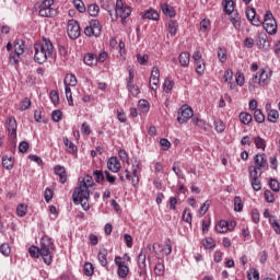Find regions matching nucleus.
Masks as SVG:
<instances>
[{"instance_id":"obj_61","label":"nucleus","mask_w":280,"mask_h":280,"mask_svg":"<svg viewBox=\"0 0 280 280\" xmlns=\"http://www.w3.org/2000/svg\"><path fill=\"white\" fill-rule=\"evenodd\" d=\"M252 187L254 191H261V179L256 178V179H250Z\"/></svg>"},{"instance_id":"obj_58","label":"nucleus","mask_w":280,"mask_h":280,"mask_svg":"<svg viewBox=\"0 0 280 280\" xmlns=\"http://www.w3.org/2000/svg\"><path fill=\"white\" fill-rule=\"evenodd\" d=\"M203 247L207 249L215 248V240L208 237L203 241Z\"/></svg>"},{"instance_id":"obj_52","label":"nucleus","mask_w":280,"mask_h":280,"mask_svg":"<svg viewBox=\"0 0 280 280\" xmlns=\"http://www.w3.org/2000/svg\"><path fill=\"white\" fill-rule=\"evenodd\" d=\"M267 119H268V121H271V124H277V119H279V112L271 109L268 113Z\"/></svg>"},{"instance_id":"obj_20","label":"nucleus","mask_w":280,"mask_h":280,"mask_svg":"<svg viewBox=\"0 0 280 280\" xmlns=\"http://www.w3.org/2000/svg\"><path fill=\"white\" fill-rule=\"evenodd\" d=\"M246 18L250 21L252 25H261V21L257 18V11H255V8H247Z\"/></svg>"},{"instance_id":"obj_10","label":"nucleus","mask_w":280,"mask_h":280,"mask_svg":"<svg viewBox=\"0 0 280 280\" xmlns=\"http://www.w3.org/2000/svg\"><path fill=\"white\" fill-rule=\"evenodd\" d=\"M262 27L267 34H277V20L271 11H267L264 18Z\"/></svg>"},{"instance_id":"obj_35","label":"nucleus","mask_w":280,"mask_h":280,"mask_svg":"<svg viewBox=\"0 0 280 280\" xmlns=\"http://www.w3.org/2000/svg\"><path fill=\"white\" fill-rule=\"evenodd\" d=\"M117 272H118V277H120V279H126L128 277V272H130V269L127 267L126 262L119 264Z\"/></svg>"},{"instance_id":"obj_63","label":"nucleus","mask_w":280,"mask_h":280,"mask_svg":"<svg viewBox=\"0 0 280 280\" xmlns=\"http://www.w3.org/2000/svg\"><path fill=\"white\" fill-rule=\"evenodd\" d=\"M235 82L238 86H244V82H245V79H244V73L242 72H236L235 74Z\"/></svg>"},{"instance_id":"obj_5","label":"nucleus","mask_w":280,"mask_h":280,"mask_svg":"<svg viewBox=\"0 0 280 280\" xmlns=\"http://www.w3.org/2000/svg\"><path fill=\"white\" fill-rule=\"evenodd\" d=\"M35 9L38 10V14L43 19H54L57 14L54 0H42V2L35 4Z\"/></svg>"},{"instance_id":"obj_29","label":"nucleus","mask_w":280,"mask_h":280,"mask_svg":"<svg viewBox=\"0 0 280 280\" xmlns=\"http://www.w3.org/2000/svg\"><path fill=\"white\" fill-rule=\"evenodd\" d=\"M65 86H71L72 89H75L78 86V78L75 74H67L63 80Z\"/></svg>"},{"instance_id":"obj_18","label":"nucleus","mask_w":280,"mask_h":280,"mask_svg":"<svg viewBox=\"0 0 280 280\" xmlns=\"http://www.w3.org/2000/svg\"><path fill=\"white\" fill-rule=\"evenodd\" d=\"M255 45L258 49H268L270 42H268V35L266 33H259L255 38Z\"/></svg>"},{"instance_id":"obj_14","label":"nucleus","mask_w":280,"mask_h":280,"mask_svg":"<svg viewBox=\"0 0 280 280\" xmlns=\"http://www.w3.org/2000/svg\"><path fill=\"white\" fill-rule=\"evenodd\" d=\"M235 226H237V222L235 220H221L215 225L217 233H229V231H235Z\"/></svg>"},{"instance_id":"obj_33","label":"nucleus","mask_w":280,"mask_h":280,"mask_svg":"<svg viewBox=\"0 0 280 280\" xmlns=\"http://www.w3.org/2000/svg\"><path fill=\"white\" fill-rule=\"evenodd\" d=\"M254 143L257 150H262V152H266V140L261 138V136L254 137Z\"/></svg>"},{"instance_id":"obj_6","label":"nucleus","mask_w":280,"mask_h":280,"mask_svg":"<svg viewBox=\"0 0 280 280\" xmlns=\"http://www.w3.org/2000/svg\"><path fill=\"white\" fill-rule=\"evenodd\" d=\"M108 60V52L102 51L98 55L93 52H88L83 57V62L86 67H97V65H102Z\"/></svg>"},{"instance_id":"obj_17","label":"nucleus","mask_w":280,"mask_h":280,"mask_svg":"<svg viewBox=\"0 0 280 280\" xmlns=\"http://www.w3.org/2000/svg\"><path fill=\"white\" fill-rule=\"evenodd\" d=\"M254 167L260 171H264L266 167H268V158L266 156V153H257L254 156Z\"/></svg>"},{"instance_id":"obj_8","label":"nucleus","mask_w":280,"mask_h":280,"mask_svg":"<svg viewBox=\"0 0 280 280\" xmlns=\"http://www.w3.org/2000/svg\"><path fill=\"white\" fill-rule=\"evenodd\" d=\"M116 16H119L121 19V24L126 25L128 16L132 14V8L126 3H124V0H116Z\"/></svg>"},{"instance_id":"obj_23","label":"nucleus","mask_w":280,"mask_h":280,"mask_svg":"<svg viewBox=\"0 0 280 280\" xmlns=\"http://www.w3.org/2000/svg\"><path fill=\"white\" fill-rule=\"evenodd\" d=\"M141 14L143 20L159 21V19H161V14H159V11L154 9H148Z\"/></svg>"},{"instance_id":"obj_30","label":"nucleus","mask_w":280,"mask_h":280,"mask_svg":"<svg viewBox=\"0 0 280 280\" xmlns=\"http://www.w3.org/2000/svg\"><path fill=\"white\" fill-rule=\"evenodd\" d=\"M180 67H189V62L191 60V55L187 51H184L178 57Z\"/></svg>"},{"instance_id":"obj_51","label":"nucleus","mask_w":280,"mask_h":280,"mask_svg":"<svg viewBox=\"0 0 280 280\" xmlns=\"http://www.w3.org/2000/svg\"><path fill=\"white\" fill-rule=\"evenodd\" d=\"M49 98L55 106H58V104H60V94H58L57 91H50Z\"/></svg>"},{"instance_id":"obj_37","label":"nucleus","mask_w":280,"mask_h":280,"mask_svg":"<svg viewBox=\"0 0 280 280\" xmlns=\"http://www.w3.org/2000/svg\"><path fill=\"white\" fill-rule=\"evenodd\" d=\"M83 272L85 277H93V275H95V267H93L92 262H85L83 266Z\"/></svg>"},{"instance_id":"obj_21","label":"nucleus","mask_w":280,"mask_h":280,"mask_svg":"<svg viewBox=\"0 0 280 280\" xmlns=\"http://www.w3.org/2000/svg\"><path fill=\"white\" fill-rule=\"evenodd\" d=\"M54 173L56 174V176L59 177V183H61V185H65V183H67V168H65V166L56 165L54 167Z\"/></svg>"},{"instance_id":"obj_1","label":"nucleus","mask_w":280,"mask_h":280,"mask_svg":"<svg viewBox=\"0 0 280 280\" xmlns=\"http://www.w3.org/2000/svg\"><path fill=\"white\" fill-rule=\"evenodd\" d=\"M95 187V182L93 180V176L85 175L83 178H79L78 187L74 188L72 194V200L74 205H82L84 211H89L91 206L89 202L83 200H89L91 197V188Z\"/></svg>"},{"instance_id":"obj_26","label":"nucleus","mask_w":280,"mask_h":280,"mask_svg":"<svg viewBox=\"0 0 280 280\" xmlns=\"http://www.w3.org/2000/svg\"><path fill=\"white\" fill-rule=\"evenodd\" d=\"M63 145L66 147V152H68V154L78 153V147L67 137L63 138Z\"/></svg>"},{"instance_id":"obj_31","label":"nucleus","mask_w":280,"mask_h":280,"mask_svg":"<svg viewBox=\"0 0 280 280\" xmlns=\"http://www.w3.org/2000/svg\"><path fill=\"white\" fill-rule=\"evenodd\" d=\"M222 5L225 14H233L235 10V2L233 0H223Z\"/></svg>"},{"instance_id":"obj_24","label":"nucleus","mask_w":280,"mask_h":280,"mask_svg":"<svg viewBox=\"0 0 280 280\" xmlns=\"http://www.w3.org/2000/svg\"><path fill=\"white\" fill-rule=\"evenodd\" d=\"M160 8L164 16H167L168 19H174V16H176V9L170 5L167 2L162 3Z\"/></svg>"},{"instance_id":"obj_60","label":"nucleus","mask_w":280,"mask_h":280,"mask_svg":"<svg viewBox=\"0 0 280 280\" xmlns=\"http://www.w3.org/2000/svg\"><path fill=\"white\" fill-rule=\"evenodd\" d=\"M269 187L272 191L279 192L280 191V184L279 180L271 178L269 180Z\"/></svg>"},{"instance_id":"obj_55","label":"nucleus","mask_w":280,"mask_h":280,"mask_svg":"<svg viewBox=\"0 0 280 280\" xmlns=\"http://www.w3.org/2000/svg\"><path fill=\"white\" fill-rule=\"evenodd\" d=\"M0 253L4 257H10V254L12 253V249L10 248V244L4 243L0 246Z\"/></svg>"},{"instance_id":"obj_41","label":"nucleus","mask_w":280,"mask_h":280,"mask_svg":"<svg viewBox=\"0 0 280 280\" xmlns=\"http://www.w3.org/2000/svg\"><path fill=\"white\" fill-rule=\"evenodd\" d=\"M138 108L140 113H150V103L145 100H140L138 102Z\"/></svg>"},{"instance_id":"obj_53","label":"nucleus","mask_w":280,"mask_h":280,"mask_svg":"<svg viewBox=\"0 0 280 280\" xmlns=\"http://www.w3.org/2000/svg\"><path fill=\"white\" fill-rule=\"evenodd\" d=\"M105 174V180L109 183V185H116L117 184V176L110 174L108 171H104Z\"/></svg>"},{"instance_id":"obj_22","label":"nucleus","mask_w":280,"mask_h":280,"mask_svg":"<svg viewBox=\"0 0 280 280\" xmlns=\"http://www.w3.org/2000/svg\"><path fill=\"white\" fill-rule=\"evenodd\" d=\"M107 168L109 170V172L117 174V172L121 170V163L119 162V160H117V158L112 156L107 161Z\"/></svg>"},{"instance_id":"obj_16","label":"nucleus","mask_w":280,"mask_h":280,"mask_svg":"<svg viewBox=\"0 0 280 280\" xmlns=\"http://www.w3.org/2000/svg\"><path fill=\"white\" fill-rule=\"evenodd\" d=\"M178 115H179L177 117L178 124H187V121H189V119H191V117H194V109H191V107H189L187 105H183L179 108Z\"/></svg>"},{"instance_id":"obj_64","label":"nucleus","mask_w":280,"mask_h":280,"mask_svg":"<svg viewBox=\"0 0 280 280\" xmlns=\"http://www.w3.org/2000/svg\"><path fill=\"white\" fill-rule=\"evenodd\" d=\"M218 58H219L220 62L226 61V50L224 48L218 49Z\"/></svg>"},{"instance_id":"obj_11","label":"nucleus","mask_w":280,"mask_h":280,"mask_svg":"<svg viewBox=\"0 0 280 280\" xmlns=\"http://www.w3.org/2000/svg\"><path fill=\"white\" fill-rule=\"evenodd\" d=\"M132 176L130 174V171L125 170V178L127 180H131L133 187H137L139 185V173L141 172V162L136 161V164H132L131 166Z\"/></svg>"},{"instance_id":"obj_42","label":"nucleus","mask_w":280,"mask_h":280,"mask_svg":"<svg viewBox=\"0 0 280 280\" xmlns=\"http://www.w3.org/2000/svg\"><path fill=\"white\" fill-rule=\"evenodd\" d=\"M213 125H214V130L219 133H222L224 132V130H226V125L224 124V121L220 119H215Z\"/></svg>"},{"instance_id":"obj_15","label":"nucleus","mask_w":280,"mask_h":280,"mask_svg":"<svg viewBox=\"0 0 280 280\" xmlns=\"http://www.w3.org/2000/svg\"><path fill=\"white\" fill-rule=\"evenodd\" d=\"M67 32L71 40H77V38H80L81 31H80V24L78 23V21L75 20L68 21Z\"/></svg>"},{"instance_id":"obj_44","label":"nucleus","mask_w":280,"mask_h":280,"mask_svg":"<svg viewBox=\"0 0 280 280\" xmlns=\"http://www.w3.org/2000/svg\"><path fill=\"white\" fill-rule=\"evenodd\" d=\"M192 124L195 126H198V128H201L205 131L209 130V128L207 127V121H205L198 117H192Z\"/></svg>"},{"instance_id":"obj_46","label":"nucleus","mask_w":280,"mask_h":280,"mask_svg":"<svg viewBox=\"0 0 280 280\" xmlns=\"http://www.w3.org/2000/svg\"><path fill=\"white\" fill-rule=\"evenodd\" d=\"M244 209V201H242V197L236 196L234 198V211L241 212Z\"/></svg>"},{"instance_id":"obj_38","label":"nucleus","mask_w":280,"mask_h":280,"mask_svg":"<svg viewBox=\"0 0 280 280\" xmlns=\"http://www.w3.org/2000/svg\"><path fill=\"white\" fill-rule=\"evenodd\" d=\"M2 167H4V170H12V167H14V161L12 160V158L8 155H3Z\"/></svg>"},{"instance_id":"obj_4","label":"nucleus","mask_w":280,"mask_h":280,"mask_svg":"<svg viewBox=\"0 0 280 280\" xmlns=\"http://www.w3.org/2000/svg\"><path fill=\"white\" fill-rule=\"evenodd\" d=\"M40 257L46 266H51L54 261V241L49 236H43L40 240Z\"/></svg>"},{"instance_id":"obj_40","label":"nucleus","mask_w":280,"mask_h":280,"mask_svg":"<svg viewBox=\"0 0 280 280\" xmlns=\"http://www.w3.org/2000/svg\"><path fill=\"white\" fill-rule=\"evenodd\" d=\"M238 117H240V121L243 122L245 126H248V124L253 121V115L246 112H242Z\"/></svg>"},{"instance_id":"obj_28","label":"nucleus","mask_w":280,"mask_h":280,"mask_svg":"<svg viewBox=\"0 0 280 280\" xmlns=\"http://www.w3.org/2000/svg\"><path fill=\"white\" fill-rule=\"evenodd\" d=\"M166 30L171 36H176V34H178V21L170 20L166 23Z\"/></svg>"},{"instance_id":"obj_3","label":"nucleus","mask_w":280,"mask_h":280,"mask_svg":"<svg viewBox=\"0 0 280 280\" xmlns=\"http://www.w3.org/2000/svg\"><path fill=\"white\" fill-rule=\"evenodd\" d=\"M12 47L14 50H12ZM7 51H11L9 55V61L11 65L18 66L21 62V56L25 54V42L23 39H15L12 46V43L7 44Z\"/></svg>"},{"instance_id":"obj_19","label":"nucleus","mask_w":280,"mask_h":280,"mask_svg":"<svg viewBox=\"0 0 280 280\" xmlns=\"http://www.w3.org/2000/svg\"><path fill=\"white\" fill-rule=\"evenodd\" d=\"M16 119H14L13 117H9L7 119V130L10 139H16Z\"/></svg>"},{"instance_id":"obj_12","label":"nucleus","mask_w":280,"mask_h":280,"mask_svg":"<svg viewBox=\"0 0 280 280\" xmlns=\"http://www.w3.org/2000/svg\"><path fill=\"white\" fill-rule=\"evenodd\" d=\"M85 36H95L97 38L102 34V24L100 20H91L89 25L84 28Z\"/></svg>"},{"instance_id":"obj_27","label":"nucleus","mask_w":280,"mask_h":280,"mask_svg":"<svg viewBox=\"0 0 280 280\" xmlns=\"http://www.w3.org/2000/svg\"><path fill=\"white\" fill-rule=\"evenodd\" d=\"M97 259L103 268H106L108 266V249L103 248L100 249Z\"/></svg>"},{"instance_id":"obj_39","label":"nucleus","mask_w":280,"mask_h":280,"mask_svg":"<svg viewBox=\"0 0 280 280\" xmlns=\"http://www.w3.org/2000/svg\"><path fill=\"white\" fill-rule=\"evenodd\" d=\"M174 81L172 78H166L163 83L164 93H172V89H174Z\"/></svg>"},{"instance_id":"obj_56","label":"nucleus","mask_w":280,"mask_h":280,"mask_svg":"<svg viewBox=\"0 0 280 280\" xmlns=\"http://www.w3.org/2000/svg\"><path fill=\"white\" fill-rule=\"evenodd\" d=\"M93 176L96 183H104V178H106L104 172L97 170L93 172Z\"/></svg>"},{"instance_id":"obj_13","label":"nucleus","mask_w":280,"mask_h":280,"mask_svg":"<svg viewBox=\"0 0 280 280\" xmlns=\"http://www.w3.org/2000/svg\"><path fill=\"white\" fill-rule=\"evenodd\" d=\"M192 60L196 73H198L199 75H205V71H207V65L205 63V59L202 58V52H200V50H196L194 52Z\"/></svg>"},{"instance_id":"obj_54","label":"nucleus","mask_w":280,"mask_h":280,"mask_svg":"<svg viewBox=\"0 0 280 280\" xmlns=\"http://www.w3.org/2000/svg\"><path fill=\"white\" fill-rule=\"evenodd\" d=\"M73 5L78 12L84 13L86 12V7L82 0H73Z\"/></svg>"},{"instance_id":"obj_43","label":"nucleus","mask_w":280,"mask_h":280,"mask_svg":"<svg viewBox=\"0 0 280 280\" xmlns=\"http://www.w3.org/2000/svg\"><path fill=\"white\" fill-rule=\"evenodd\" d=\"M32 106V100L25 97L23 98L19 104V110H28V108Z\"/></svg>"},{"instance_id":"obj_9","label":"nucleus","mask_w":280,"mask_h":280,"mask_svg":"<svg viewBox=\"0 0 280 280\" xmlns=\"http://www.w3.org/2000/svg\"><path fill=\"white\" fill-rule=\"evenodd\" d=\"M270 78H272V71L266 72L265 69L259 70L252 79V84H258L259 86H268L270 84Z\"/></svg>"},{"instance_id":"obj_57","label":"nucleus","mask_w":280,"mask_h":280,"mask_svg":"<svg viewBox=\"0 0 280 280\" xmlns=\"http://www.w3.org/2000/svg\"><path fill=\"white\" fill-rule=\"evenodd\" d=\"M269 222H270L272 229L275 230V232L277 233V235H280V224H279V221H277V218L271 217L269 219Z\"/></svg>"},{"instance_id":"obj_25","label":"nucleus","mask_w":280,"mask_h":280,"mask_svg":"<svg viewBox=\"0 0 280 280\" xmlns=\"http://www.w3.org/2000/svg\"><path fill=\"white\" fill-rule=\"evenodd\" d=\"M154 275H156V277H163V275H165V260L161 257H158V262L154 267Z\"/></svg>"},{"instance_id":"obj_47","label":"nucleus","mask_w":280,"mask_h":280,"mask_svg":"<svg viewBox=\"0 0 280 280\" xmlns=\"http://www.w3.org/2000/svg\"><path fill=\"white\" fill-rule=\"evenodd\" d=\"M254 119L255 121H257V124H264V121H266V116L264 115L261 109H256L254 112Z\"/></svg>"},{"instance_id":"obj_7","label":"nucleus","mask_w":280,"mask_h":280,"mask_svg":"<svg viewBox=\"0 0 280 280\" xmlns=\"http://www.w3.org/2000/svg\"><path fill=\"white\" fill-rule=\"evenodd\" d=\"M147 248L148 250H152L155 255H158V257H163V255H172V240L165 238L164 246L159 243H154L153 245L148 244Z\"/></svg>"},{"instance_id":"obj_34","label":"nucleus","mask_w":280,"mask_h":280,"mask_svg":"<svg viewBox=\"0 0 280 280\" xmlns=\"http://www.w3.org/2000/svg\"><path fill=\"white\" fill-rule=\"evenodd\" d=\"M249 172V180L256 179V178H261V170L255 167L254 165L248 167Z\"/></svg>"},{"instance_id":"obj_32","label":"nucleus","mask_w":280,"mask_h":280,"mask_svg":"<svg viewBox=\"0 0 280 280\" xmlns=\"http://www.w3.org/2000/svg\"><path fill=\"white\" fill-rule=\"evenodd\" d=\"M138 266L140 270V275H143L145 272V268H148V265L145 264V253H143V249H141L140 254L138 255Z\"/></svg>"},{"instance_id":"obj_2","label":"nucleus","mask_w":280,"mask_h":280,"mask_svg":"<svg viewBox=\"0 0 280 280\" xmlns=\"http://www.w3.org/2000/svg\"><path fill=\"white\" fill-rule=\"evenodd\" d=\"M34 60L38 65H45L47 60H54V56H56V50L54 49V44L51 40L47 38H43L42 42H37L34 44Z\"/></svg>"},{"instance_id":"obj_36","label":"nucleus","mask_w":280,"mask_h":280,"mask_svg":"<svg viewBox=\"0 0 280 280\" xmlns=\"http://www.w3.org/2000/svg\"><path fill=\"white\" fill-rule=\"evenodd\" d=\"M127 90L129 92V95H132V97H137L141 93V90H139V85L135 83L127 84Z\"/></svg>"},{"instance_id":"obj_62","label":"nucleus","mask_w":280,"mask_h":280,"mask_svg":"<svg viewBox=\"0 0 280 280\" xmlns=\"http://www.w3.org/2000/svg\"><path fill=\"white\" fill-rule=\"evenodd\" d=\"M182 220H184V222H187V224H191V211L189 209L184 210Z\"/></svg>"},{"instance_id":"obj_59","label":"nucleus","mask_w":280,"mask_h":280,"mask_svg":"<svg viewBox=\"0 0 280 280\" xmlns=\"http://www.w3.org/2000/svg\"><path fill=\"white\" fill-rule=\"evenodd\" d=\"M28 253L35 259H38V257H40V248H38L37 246H31L28 248Z\"/></svg>"},{"instance_id":"obj_45","label":"nucleus","mask_w":280,"mask_h":280,"mask_svg":"<svg viewBox=\"0 0 280 280\" xmlns=\"http://www.w3.org/2000/svg\"><path fill=\"white\" fill-rule=\"evenodd\" d=\"M240 14L233 13L230 18L231 23L234 25L235 30H240L242 27V22H240Z\"/></svg>"},{"instance_id":"obj_49","label":"nucleus","mask_w":280,"mask_h":280,"mask_svg":"<svg viewBox=\"0 0 280 280\" xmlns=\"http://www.w3.org/2000/svg\"><path fill=\"white\" fill-rule=\"evenodd\" d=\"M16 213H18L19 218H25V215H27V206L24 203H20L16 207Z\"/></svg>"},{"instance_id":"obj_48","label":"nucleus","mask_w":280,"mask_h":280,"mask_svg":"<svg viewBox=\"0 0 280 280\" xmlns=\"http://www.w3.org/2000/svg\"><path fill=\"white\" fill-rule=\"evenodd\" d=\"M65 93H66L68 104L70 106H73V92H71V86L65 85Z\"/></svg>"},{"instance_id":"obj_50","label":"nucleus","mask_w":280,"mask_h":280,"mask_svg":"<svg viewBox=\"0 0 280 280\" xmlns=\"http://www.w3.org/2000/svg\"><path fill=\"white\" fill-rule=\"evenodd\" d=\"M88 13L90 14V16H97L100 14V5L97 4H90L88 7Z\"/></svg>"}]
</instances>
